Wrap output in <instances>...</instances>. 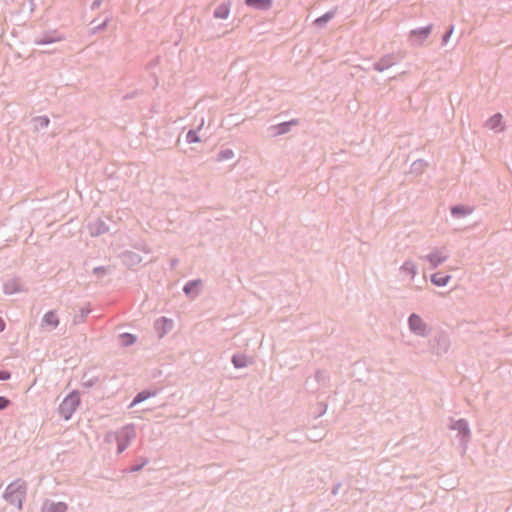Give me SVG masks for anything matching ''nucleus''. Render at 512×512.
I'll use <instances>...</instances> for the list:
<instances>
[{
    "label": "nucleus",
    "mask_w": 512,
    "mask_h": 512,
    "mask_svg": "<svg viewBox=\"0 0 512 512\" xmlns=\"http://www.w3.org/2000/svg\"><path fill=\"white\" fill-rule=\"evenodd\" d=\"M432 30V25L427 27L418 28L410 32V38L415 43H421L428 38Z\"/></svg>",
    "instance_id": "nucleus-3"
},
{
    "label": "nucleus",
    "mask_w": 512,
    "mask_h": 512,
    "mask_svg": "<svg viewBox=\"0 0 512 512\" xmlns=\"http://www.w3.org/2000/svg\"><path fill=\"white\" fill-rule=\"evenodd\" d=\"M9 404L10 401L7 398L0 396V410L7 408Z\"/></svg>",
    "instance_id": "nucleus-16"
},
{
    "label": "nucleus",
    "mask_w": 512,
    "mask_h": 512,
    "mask_svg": "<svg viewBox=\"0 0 512 512\" xmlns=\"http://www.w3.org/2000/svg\"><path fill=\"white\" fill-rule=\"evenodd\" d=\"M450 278L451 277L449 275L435 273L431 276V281L437 286H445L449 282Z\"/></svg>",
    "instance_id": "nucleus-8"
},
{
    "label": "nucleus",
    "mask_w": 512,
    "mask_h": 512,
    "mask_svg": "<svg viewBox=\"0 0 512 512\" xmlns=\"http://www.w3.org/2000/svg\"><path fill=\"white\" fill-rule=\"evenodd\" d=\"M451 33H452V30H450L449 33L444 37V39H443L444 42H446L447 39H449V36L451 35Z\"/></svg>",
    "instance_id": "nucleus-23"
},
{
    "label": "nucleus",
    "mask_w": 512,
    "mask_h": 512,
    "mask_svg": "<svg viewBox=\"0 0 512 512\" xmlns=\"http://www.w3.org/2000/svg\"><path fill=\"white\" fill-rule=\"evenodd\" d=\"M332 18V14H326L323 17H320L316 20V23L322 22V21H328Z\"/></svg>",
    "instance_id": "nucleus-20"
},
{
    "label": "nucleus",
    "mask_w": 512,
    "mask_h": 512,
    "mask_svg": "<svg viewBox=\"0 0 512 512\" xmlns=\"http://www.w3.org/2000/svg\"><path fill=\"white\" fill-rule=\"evenodd\" d=\"M197 285L196 282H190L184 287V291L186 293H189L195 286Z\"/></svg>",
    "instance_id": "nucleus-18"
},
{
    "label": "nucleus",
    "mask_w": 512,
    "mask_h": 512,
    "mask_svg": "<svg viewBox=\"0 0 512 512\" xmlns=\"http://www.w3.org/2000/svg\"><path fill=\"white\" fill-rule=\"evenodd\" d=\"M232 362L236 368H243L247 366L248 359L244 355H235L232 359Z\"/></svg>",
    "instance_id": "nucleus-12"
},
{
    "label": "nucleus",
    "mask_w": 512,
    "mask_h": 512,
    "mask_svg": "<svg viewBox=\"0 0 512 512\" xmlns=\"http://www.w3.org/2000/svg\"><path fill=\"white\" fill-rule=\"evenodd\" d=\"M121 339H122V342L125 345L132 344L135 341L134 337L132 335H130V334H123L121 336Z\"/></svg>",
    "instance_id": "nucleus-14"
},
{
    "label": "nucleus",
    "mask_w": 512,
    "mask_h": 512,
    "mask_svg": "<svg viewBox=\"0 0 512 512\" xmlns=\"http://www.w3.org/2000/svg\"><path fill=\"white\" fill-rule=\"evenodd\" d=\"M79 396L75 393L68 395L60 404L59 411L65 420L70 419L79 405Z\"/></svg>",
    "instance_id": "nucleus-2"
},
{
    "label": "nucleus",
    "mask_w": 512,
    "mask_h": 512,
    "mask_svg": "<svg viewBox=\"0 0 512 512\" xmlns=\"http://www.w3.org/2000/svg\"><path fill=\"white\" fill-rule=\"evenodd\" d=\"M409 326L412 331L419 335H424L426 326L423 320L416 314H412L409 318Z\"/></svg>",
    "instance_id": "nucleus-4"
},
{
    "label": "nucleus",
    "mask_w": 512,
    "mask_h": 512,
    "mask_svg": "<svg viewBox=\"0 0 512 512\" xmlns=\"http://www.w3.org/2000/svg\"><path fill=\"white\" fill-rule=\"evenodd\" d=\"M459 211V208H453L452 213H457Z\"/></svg>",
    "instance_id": "nucleus-24"
},
{
    "label": "nucleus",
    "mask_w": 512,
    "mask_h": 512,
    "mask_svg": "<svg viewBox=\"0 0 512 512\" xmlns=\"http://www.w3.org/2000/svg\"><path fill=\"white\" fill-rule=\"evenodd\" d=\"M229 14L230 5L228 3H223L219 5L214 11V16L218 19H227Z\"/></svg>",
    "instance_id": "nucleus-7"
},
{
    "label": "nucleus",
    "mask_w": 512,
    "mask_h": 512,
    "mask_svg": "<svg viewBox=\"0 0 512 512\" xmlns=\"http://www.w3.org/2000/svg\"><path fill=\"white\" fill-rule=\"evenodd\" d=\"M4 326H5L4 322L0 319V332L3 331Z\"/></svg>",
    "instance_id": "nucleus-22"
},
{
    "label": "nucleus",
    "mask_w": 512,
    "mask_h": 512,
    "mask_svg": "<svg viewBox=\"0 0 512 512\" xmlns=\"http://www.w3.org/2000/svg\"><path fill=\"white\" fill-rule=\"evenodd\" d=\"M147 397H148V395H144L143 393H140L133 400V404L139 403V402L143 401L144 399H146Z\"/></svg>",
    "instance_id": "nucleus-17"
},
{
    "label": "nucleus",
    "mask_w": 512,
    "mask_h": 512,
    "mask_svg": "<svg viewBox=\"0 0 512 512\" xmlns=\"http://www.w3.org/2000/svg\"><path fill=\"white\" fill-rule=\"evenodd\" d=\"M10 378V373L7 371H0V380H7Z\"/></svg>",
    "instance_id": "nucleus-19"
},
{
    "label": "nucleus",
    "mask_w": 512,
    "mask_h": 512,
    "mask_svg": "<svg viewBox=\"0 0 512 512\" xmlns=\"http://www.w3.org/2000/svg\"><path fill=\"white\" fill-rule=\"evenodd\" d=\"M67 509V506L63 502H46L43 505L42 512H65Z\"/></svg>",
    "instance_id": "nucleus-6"
},
{
    "label": "nucleus",
    "mask_w": 512,
    "mask_h": 512,
    "mask_svg": "<svg viewBox=\"0 0 512 512\" xmlns=\"http://www.w3.org/2000/svg\"><path fill=\"white\" fill-rule=\"evenodd\" d=\"M501 124H502V115L501 114H495L487 121V127L490 129L501 128Z\"/></svg>",
    "instance_id": "nucleus-10"
},
{
    "label": "nucleus",
    "mask_w": 512,
    "mask_h": 512,
    "mask_svg": "<svg viewBox=\"0 0 512 512\" xmlns=\"http://www.w3.org/2000/svg\"><path fill=\"white\" fill-rule=\"evenodd\" d=\"M458 424H459V427L463 428L465 431L467 430L466 423H464L463 421H460Z\"/></svg>",
    "instance_id": "nucleus-21"
},
{
    "label": "nucleus",
    "mask_w": 512,
    "mask_h": 512,
    "mask_svg": "<svg viewBox=\"0 0 512 512\" xmlns=\"http://www.w3.org/2000/svg\"><path fill=\"white\" fill-rule=\"evenodd\" d=\"M43 320L46 325L51 327H56L59 323V320L54 312L46 313Z\"/></svg>",
    "instance_id": "nucleus-11"
},
{
    "label": "nucleus",
    "mask_w": 512,
    "mask_h": 512,
    "mask_svg": "<svg viewBox=\"0 0 512 512\" xmlns=\"http://www.w3.org/2000/svg\"><path fill=\"white\" fill-rule=\"evenodd\" d=\"M245 4L257 10H268L273 5V0H245Z\"/></svg>",
    "instance_id": "nucleus-5"
},
{
    "label": "nucleus",
    "mask_w": 512,
    "mask_h": 512,
    "mask_svg": "<svg viewBox=\"0 0 512 512\" xmlns=\"http://www.w3.org/2000/svg\"><path fill=\"white\" fill-rule=\"evenodd\" d=\"M232 157H233V151H231V150H225L219 154L220 160L230 159Z\"/></svg>",
    "instance_id": "nucleus-15"
},
{
    "label": "nucleus",
    "mask_w": 512,
    "mask_h": 512,
    "mask_svg": "<svg viewBox=\"0 0 512 512\" xmlns=\"http://www.w3.org/2000/svg\"><path fill=\"white\" fill-rule=\"evenodd\" d=\"M427 258H428L429 262L431 263V266L433 268H435L446 259V256H443L439 252H434V253H431Z\"/></svg>",
    "instance_id": "nucleus-9"
},
{
    "label": "nucleus",
    "mask_w": 512,
    "mask_h": 512,
    "mask_svg": "<svg viewBox=\"0 0 512 512\" xmlns=\"http://www.w3.org/2000/svg\"><path fill=\"white\" fill-rule=\"evenodd\" d=\"M187 141H188L189 143H195V142H198V141H199V138H198V136H197L196 132H194V131H189V132L187 133Z\"/></svg>",
    "instance_id": "nucleus-13"
},
{
    "label": "nucleus",
    "mask_w": 512,
    "mask_h": 512,
    "mask_svg": "<svg viewBox=\"0 0 512 512\" xmlns=\"http://www.w3.org/2000/svg\"><path fill=\"white\" fill-rule=\"evenodd\" d=\"M26 493V487L22 483H12L7 489L5 496L11 501V503H16L19 508H21L22 501L24 499Z\"/></svg>",
    "instance_id": "nucleus-1"
},
{
    "label": "nucleus",
    "mask_w": 512,
    "mask_h": 512,
    "mask_svg": "<svg viewBox=\"0 0 512 512\" xmlns=\"http://www.w3.org/2000/svg\"><path fill=\"white\" fill-rule=\"evenodd\" d=\"M411 272H412L413 274H415L414 267H412Z\"/></svg>",
    "instance_id": "nucleus-25"
}]
</instances>
